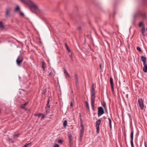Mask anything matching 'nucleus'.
<instances>
[{
	"mask_svg": "<svg viewBox=\"0 0 147 147\" xmlns=\"http://www.w3.org/2000/svg\"><path fill=\"white\" fill-rule=\"evenodd\" d=\"M84 128H82L80 130V135L79 141H81L82 139V137L83 135Z\"/></svg>",
	"mask_w": 147,
	"mask_h": 147,
	"instance_id": "7",
	"label": "nucleus"
},
{
	"mask_svg": "<svg viewBox=\"0 0 147 147\" xmlns=\"http://www.w3.org/2000/svg\"><path fill=\"white\" fill-rule=\"evenodd\" d=\"M70 56V57H71V58H72V54H71V55H70V56Z\"/></svg>",
	"mask_w": 147,
	"mask_h": 147,
	"instance_id": "51",
	"label": "nucleus"
},
{
	"mask_svg": "<svg viewBox=\"0 0 147 147\" xmlns=\"http://www.w3.org/2000/svg\"><path fill=\"white\" fill-rule=\"evenodd\" d=\"M91 94V99H92L93 98L94 99H95V92L94 88V84H92V86Z\"/></svg>",
	"mask_w": 147,
	"mask_h": 147,
	"instance_id": "3",
	"label": "nucleus"
},
{
	"mask_svg": "<svg viewBox=\"0 0 147 147\" xmlns=\"http://www.w3.org/2000/svg\"><path fill=\"white\" fill-rule=\"evenodd\" d=\"M23 58L21 56L18 57L16 60L17 65L19 66H20L21 63L23 61Z\"/></svg>",
	"mask_w": 147,
	"mask_h": 147,
	"instance_id": "5",
	"label": "nucleus"
},
{
	"mask_svg": "<svg viewBox=\"0 0 147 147\" xmlns=\"http://www.w3.org/2000/svg\"><path fill=\"white\" fill-rule=\"evenodd\" d=\"M80 122H82V117H80Z\"/></svg>",
	"mask_w": 147,
	"mask_h": 147,
	"instance_id": "45",
	"label": "nucleus"
},
{
	"mask_svg": "<svg viewBox=\"0 0 147 147\" xmlns=\"http://www.w3.org/2000/svg\"><path fill=\"white\" fill-rule=\"evenodd\" d=\"M137 49L138 51L139 52H142V50L140 49V48L139 47H137Z\"/></svg>",
	"mask_w": 147,
	"mask_h": 147,
	"instance_id": "30",
	"label": "nucleus"
},
{
	"mask_svg": "<svg viewBox=\"0 0 147 147\" xmlns=\"http://www.w3.org/2000/svg\"><path fill=\"white\" fill-rule=\"evenodd\" d=\"M143 25V24L142 22H140V23L139 24V27H141Z\"/></svg>",
	"mask_w": 147,
	"mask_h": 147,
	"instance_id": "34",
	"label": "nucleus"
},
{
	"mask_svg": "<svg viewBox=\"0 0 147 147\" xmlns=\"http://www.w3.org/2000/svg\"><path fill=\"white\" fill-rule=\"evenodd\" d=\"M79 117H80H80H81V113H79Z\"/></svg>",
	"mask_w": 147,
	"mask_h": 147,
	"instance_id": "50",
	"label": "nucleus"
},
{
	"mask_svg": "<svg viewBox=\"0 0 147 147\" xmlns=\"http://www.w3.org/2000/svg\"><path fill=\"white\" fill-rule=\"evenodd\" d=\"M69 142L70 145V147H72L73 146V142L72 137H69Z\"/></svg>",
	"mask_w": 147,
	"mask_h": 147,
	"instance_id": "12",
	"label": "nucleus"
},
{
	"mask_svg": "<svg viewBox=\"0 0 147 147\" xmlns=\"http://www.w3.org/2000/svg\"><path fill=\"white\" fill-rule=\"evenodd\" d=\"M42 67L43 69V70L45 71V62L44 61H42Z\"/></svg>",
	"mask_w": 147,
	"mask_h": 147,
	"instance_id": "18",
	"label": "nucleus"
},
{
	"mask_svg": "<svg viewBox=\"0 0 147 147\" xmlns=\"http://www.w3.org/2000/svg\"><path fill=\"white\" fill-rule=\"evenodd\" d=\"M138 103L141 109H143L144 107V103L142 100V99H139L138 100Z\"/></svg>",
	"mask_w": 147,
	"mask_h": 147,
	"instance_id": "6",
	"label": "nucleus"
},
{
	"mask_svg": "<svg viewBox=\"0 0 147 147\" xmlns=\"http://www.w3.org/2000/svg\"><path fill=\"white\" fill-rule=\"evenodd\" d=\"M81 29V28L80 27H78L77 28V29H78V30H80Z\"/></svg>",
	"mask_w": 147,
	"mask_h": 147,
	"instance_id": "46",
	"label": "nucleus"
},
{
	"mask_svg": "<svg viewBox=\"0 0 147 147\" xmlns=\"http://www.w3.org/2000/svg\"><path fill=\"white\" fill-rule=\"evenodd\" d=\"M64 74L66 78L67 77H69V78L70 77L69 75L65 69H64Z\"/></svg>",
	"mask_w": 147,
	"mask_h": 147,
	"instance_id": "13",
	"label": "nucleus"
},
{
	"mask_svg": "<svg viewBox=\"0 0 147 147\" xmlns=\"http://www.w3.org/2000/svg\"><path fill=\"white\" fill-rule=\"evenodd\" d=\"M85 102L86 104V108L88 109V110H89V107L88 102L87 101H85Z\"/></svg>",
	"mask_w": 147,
	"mask_h": 147,
	"instance_id": "26",
	"label": "nucleus"
},
{
	"mask_svg": "<svg viewBox=\"0 0 147 147\" xmlns=\"http://www.w3.org/2000/svg\"><path fill=\"white\" fill-rule=\"evenodd\" d=\"M110 81L111 85H113V79L111 77L110 78Z\"/></svg>",
	"mask_w": 147,
	"mask_h": 147,
	"instance_id": "28",
	"label": "nucleus"
},
{
	"mask_svg": "<svg viewBox=\"0 0 147 147\" xmlns=\"http://www.w3.org/2000/svg\"><path fill=\"white\" fill-rule=\"evenodd\" d=\"M0 28L1 29H3L5 28L4 26H3L2 22L0 21Z\"/></svg>",
	"mask_w": 147,
	"mask_h": 147,
	"instance_id": "19",
	"label": "nucleus"
},
{
	"mask_svg": "<svg viewBox=\"0 0 147 147\" xmlns=\"http://www.w3.org/2000/svg\"><path fill=\"white\" fill-rule=\"evenodd\" d=\"M33 12L35 13L36 14H37V13L36 12Z\"/></svg>",
	"mask_w": 147,
	"mask_h": 147,
	"instance_id": "56",
	"label": "nucleus"
},
{
	"mask_svg": "<svg viewBox=\"0 0 147 147\" xmlns=\"http://www.w3.org/2000/svg\"><path fill=\"white\" fill-rule=\"evenodd\" d=\"M112 91L113 93H114V89H113V90H112Z\"/></svg>",
	"mask_w": 147,
	"mask_h": 147,
	"instance_id": "55",
	"label": "nucleus"
},
{
	"mask_svg": "<svg viewBox=\"0 0 147 147\" xmlns=\"http://www.w3.org/2000/svg\"><path fill=\"white\" fill-rule=\"evenodd\" d=\"M65 47L67 49L68 51V52H70L71 50H70V49H69V48L68 47V46L67 45V44L66 43H65Z\"/></svg>",
	"mask_w": 147,
	"mask_h": 147,
	"instance_id": "22",
	"label": "nucleus"
},
{
	"mask_svg": "<svg viewBox=\"0 0 147 147\" xmlns=\"http://www.w3.org/2000/svg\"><path fill=\"white\" fill-rule=\"evenodd\" d=\"M96 133L97 134H98L99 133V126H96Z\"/></svg>",
	"mask_w": 147,
	"mask_h": 147,
	"instance_id": "24",
	"label": "nucleus"
},
{
	"mask_svg": "<svg viewBox=\"0 0 147 147\" xmlns=\"http://www.w3.org/2000/svg\"><path fill=\"white\" fill-rule=\"evenodd\" d=\"M35 115L36 116H38V117H41V118L43 119L45 117V116L42 113H38L35 114Z\"/></svg>",
	"mask_w": 147,
	"mask_h": 147,
	"instance_id": "14",
	"label": "nucleus"
},
{
	"mask_svg": "<svg viewBox=\"0 0 147 147\" xmlns=\"http://www.w3.org/2000/svg\"><path fill=\"white\" fill-rule=\"evenodd\" d=\"M115 12H114L113 13V16H114L115 15Z\"/></svg>",
	"mask_w": 147,
	"mask_h": 147,
	"instance_id": "54",
	"label": "nucleus"
},
{
	"mask_svg": "<svg viewBox=\"0 0 147 147\" xmlns=\"http://www.w3.org/2000/svg\"><path fill=\"white\" fill-rule=\"evenodd\" d=\"M133 140H131L130 143L131 147H134L133 142Z\"/></svg>",
	"mask_w": 147,
	"mask_h": 147,
	"instance_id": "29",
	"label": "nucleus"
},
{
	"mask_svg": "<svg viewBox=\"0 0 147 147\" xmlns=\"http://www.w3.org/2000/svg\"><path fill=\"white\" fill-rule=\"evenodd\" d=\"M109 127H110V129H111V128H112V125H109Z\"/></svg>",
	"mask_w": 147,
	"mask_h": 147,
	"instance_id": "48",
	"label": "nucleus"
},
{
	"mask_svg": "<svg viewBox=\"0 0 147 147\" xmlns=\"http://www.w3.org/2000/svg\"><path fill=\"white\" fill-rule=\"evenodd\" d=\"M69 137H72V135L71 134V133H70L69 134Z\"/></svg>",
	"mask_w": 147,
	"mask_h": 147,
	"instance_id": "42",
	"label": "nucleus"
},
{
	"mask_svg": "<svg viewBox=\"0 0 147 147\" xmlns=\"http://www.w3.org/2000/svg\"><path fill=\"white\" fill-rule=\"evenodd\" d=\"M22 3H23L29 6L30 8L35 10H38L37 6L31 0H19Z\"/></svg>",
	"mask_w": 147,
	"mask_h": 147,
	"instance_id": "1",
	"label": "nucleus"
},
{
	"mask_svg": "<svg viewBox=\"0 0 147 147\" xmlns=\"http://www.w3.org/2000/svg\"><path fill=\"white\" fill-rule=\"evenodd\" d=\"M81 123V126L82 127V128H84V126L83 125V122H80Z\"/></svg>",
	"mask_w": 147,
	"mask_h": 147,
	"instance_id": "37",
	"label": "nucleus"
},
{
	"mask_svg": "<svg viewBox=\"0 0 147 147\" xmlns=\"http://www.w3.org/2000/svg\"><path fill=\"white\" fill-rule=\"evenodd\" d=\"M104 113V111L102 107H101L98 108V117L101 116Z\"/></svg>",
	"mask_w": 147,
	"mask_h": 147,
	"instance_id": "4",
	"label": "nucleus"
},
{
	"mask_svg": "<svg viewBox=\"0 0 147 147\" xmlns=\"http://www.w3.org/2000/svg\"><path fill=\"white\" fill-rule=\"evenodd\" d=\"M100 69H101V64H100Z\"/></svg>",
	"mask_w": 147,
	"mask_h": 147,
	"instance_id": "52",
	"label": "nucleus"
},
{
	"mask_svg": "<svg viewBox=\"0 0 147 147\" xmlns=\"http://www.w3.org/2000/svg\"><path fill=\"white\" fill-rule=\"evenodd\" d=\"M75 78L76 80V86L78 88L79 86V82L78 81V75L76 74H74Z\"/></svg>",
	"mask_w": 147,
	"mask_h": 147,
	"instance_id": "8",
	"label": "nucleus"
},
{
	"mask_svg": "<svg viewBox=\"0 0 147 147\" xmlns=\"http://www.w3.org/2000/svg\"><path fill=\"white\" fill-rule=\"evenodd\" d=\"M101 120L99 119L97 120L96 122V126H99V125L101 123Z\"/></svg>",
	"mask_w": 147,
	"mask_h": 147,
	"instance_id": "16",
	"label": "nucleus"
},
{
	"mask_svg": "<svg viewBox=\"0 0 147 147\" xmlns=\"http://www.w3.org/2000/svg\"><path fill=\"white\" fill-rule=\"evenodd\" d=\"M63 142V140H58V142L59 143L62 144Z\"/></svg>",
	"mask_w": 147,
	"mask_h": 147,
	"instance_id": "32",
	"label": "nucleus"
},
{
	"mask_svg": "<svg viewBox=\"0 0 147 147\" xmlns=\"http://www.w3.org/2000/svg\"><path fill=\"white\" fill-rule=\"evenodd\" d=\"M134 137V131L133 130H131V140H133Z\"/></svg>",
	"mask_w": 147,
	"mask_h": 147,
	"instance_id": "15",
	"label": "nucleus"
},
{
	"mask_svg": "<svg viewBox=\"0 0 147 147\" xmlns=\"http://www.w3.org/2000/svg\"><path fill=\"white\" fill-rule=\"evenodd\" d=\"M141 15L142 16H143L144 17H145L146 16V15L145 14H142Z\"/></svg>",
	"mask_w": 147,
	"mask_h": 147,
	"instance_id": "43",
	"label": "nucleus"
},
{
	"mask_svg": "<svg viewBox=\"0 0 147 147\" xmlns=\"http://www.w3.org/2000/svg\"><path fill=\"white\" fill-rule=\"evenodd\" d=\"M28 104V102H26L24 104L22 105L20 107L22 109H24V108L25 106L26 105H27Z\"/></svg>",
	"mask_w": 147,
	"mask_h": 147,
	"instance_id": "20",
	"label": "nucleus"
},
{
	"mask_svg": "<svg viewBox=\"0 0 147 147\" xmlns=\"http://www.w3.org/2000/svg\"><path fill=\"white\" fill-rule=\"evenodd\" d=\"M19 135V133H18V134H15L14 135L13 138H14L15 137H17Z\"/></svg>",
	"mask_w": 147,
	"mask_h": 147,
	"instance_id": "36",
	"label": "nucleus"
},
{
	"mask_svg": "<svg viewBox=\"0 0 147 147\" xmlns=\"http://www.w3.org/2000/svg\"><path fill=\"white\" fill-rule=\"evenodd\" d=\"M49 112V109H47L46 111V113H48Z\"/></svg>",
	"mask_w": 147,
	"mask_h": 147,
	"instance_id": "39",
	"label": "nucleus"
},
{
	"mask_svg": "<svg viewBox=\"0 0 147 147\" xmlns=\"http://www.w3.org/2000/svg\"><path fill=\"white\" fill-rule=\"evenodd\" d=\"M73 102L72 101H71L70 102V106L71 107H73Z\"/></svg>",
	"mask_w": 147,
	"mask_h": 147,
	"instance_id": "41",
	"label": "nucleus"
},
{
	"mask_svg": "<svg viewBox=\"0 0 147 147\" xmlns=\"http://www.w3.org/2000/svg\"><path fill=\"white\" fill-rule=\"evenodd\" d=\"M108 120L109 121V125H111L112 121H111V118L110 117H109L108 118Z\"/></svg>",
	"mask_w": 147,
	"mask_h": 147,
	"instance_id": "27",
	"label": "nucleus"
},
{
	"mask_svg": "<svg viewBox=\"0 0 147 147\" xmlns=\"http://www.w3.org/2000/svg\"><path fill=\"white\" fill-rule=\"evenodd\" d=\"M50 101L49 98L47 102V107L49 108H50V105H49V103Z\"/></svg>",
	"mask_w": 147,
	"mask_h": 147,
	"instance_id": "21",
	"label": "nucleus"
},
{
	"mask_svg": "<svg viewBox=\"0 0 147 147\" xmlns=\"http://www.w3.org/2000/svg\"><path fill=\"white\" fill-rule=\"evenodd\" d=\"M142 1L144 2H146L147 1V0H142Z\"/></svg>",
	"mask_w": 147,
	"mask_h": 147,
	"instance_id": "49",
	"label": "nucleus"
},
{
	"mask_svg": "<svg viewBox=\"0 0 147 147\" xmlns=\"http://www.w3.org/2000/svg\"><path fill=\"white\" fill-rule=\"evenodd\" d=\"M67 124V121L66 120H65L64 121L63 123V125L64 127H66Z\"/></svg>",
	"mask_w": 147,
	"mask_h": 147,
	"instance_id": "25",
	"label": "nucleus"
},
{
	"mask_svg": "<svg viewBox=\"0 0 147 147\" xmlns=\"http://www.w3.org/2000/svg\"><path fill=\"white\" fill-rule=\"evenodd\" d=\"M20 15L21 16H24V13L22 12H20Z\"/></svg>",
	"mask_w": 147,
	"mask_h": 147,
	"instance_id": "38",
	"label": "nucleus"
},
{
	"mask_svg": "<svg viewBox=\"0 0 147 147\" xmlns=\"http://www.w3.org/2000/svg\"><path fill=\"white\" fill-rule=\"evenodd\" d=\"M49 75L51 76H54V74L52 72H51L49 74Z\"/></svg>",
	"mask_w": 147,
	"mask_h": 147,
	"instance_id": "33",
	"label": "nucleus"
},
{
	"mask_svg": "<svg viewBox=\"0 0 147 147\" xmlns=\"http://www.w3.org/2000/svg\"><path fill=\"white\" fill-rule=\"evenodd\" d=\"M128 115L129 116V118H130V115L129 114H128Z\"/></svg>",
	"mask_w": 147,
	"mask_h": 147,
	"instance_id": "53",
	"label": "nucleus"
},
{
	"mask_svg": "<svg viewBox=\"0 0 147 147\" xmlns=\"http://www.w3.org/2000/svg\"><path fill=\"white\" fill-rule=\"evenodd\" d=\"M104 109H105V112H107V108H106V107H105V108H104Z\"/></svg>",
	"mask_w": 147,
	"mask_h": 147,
	"instance_id": "47",
	"label": "nucleus"
},
{
	"mask_svg": "<svg viewBox=\"0 0 147 147\" xmlns=\"http://www.w3.org/2000/svg\"><path fill=\"white\" fill-rule=\"evenodd\" d=\"M95 99H94L93 98L91 99V102L92 105V108L93 110H94V104Z\"/></svg>",
	"mask_w": 147,
	"mask_h": 147,
	"instance_id": "11",
	"label": "nucleus"
},
{
	"mask_svg": "<svg viewBox=\"0 0 147 147\" xmlns=\"http://www.w3.org/2000/svg\"><path fill=\"white\" fill-rule=\"evenodd\" d=\"M111 88L112 89V90H113V89H114V86H113V85H111Z\"/></svg>",
	"mask_w": 147,
	"mask_h": 147,
	"instance_id": "40",
	"label": "nucleus"
},
{
	"mask_svg": "<svg viewBox=\"0 0 147 147\" xmlns=\"http://www.w3.org/2000/svg\"><path fill=\"white\" fill-rule=\"evenodd\" d=\"M20 9V8L18 5H17L15 9V11L16 12L19 10Z\"/></svg>",
	"mask_w": 147,
	"mask_h": 147,
	"instance_id": "23",
	"label": "nucleus"
},
{
	"mask_svg": "<svg viewBox=\"0 0 147 147\" xmlns=\"http://www.w3.org/2000/svg\"><path fill=\"white\" fill-rule=\"evenodd\" d=\"M141 59L142 61L143 62V64H147L146 63V57L144 56H142L141 57Z\"/></svg>",
	"mask_w": 147,
	"mask_h": 147,
	"instance_id": "10",
	"label": "nucleus"
},
{
	"mask_svg": "<svg viewBox=\"0 0 147 147\" xmlns=\"http://www.w3.org/2000/svg\"><path fill=\"white\" fill-rule=\"evenodd\" d=\"M12 8L11 7H8L6 8L5 12V17L6 18L10 17L11 14Z\"/></svg>",
	"mask_w": 147,
	"mask_h": 147,
	"instance_id": "2",
	"label": "nucleus"
},
{
	"mask_svg": "<svg viewBox=\"0 0 147 147\" xmlns=\"http://www.w3.org/2000/svg\"><path fill=\"white\" fill-rule=\"evenodd\" d=\"M54 147H59V145L57 144H55Z\"/></svg>",
	"mask_w": 147,
	"mask_h": 147,
	"instance_id": "35",
	"label": "nucleus"
},
{
	"mask_svg": "<svg viewBox=\"0 0 147 147\" xmlns=\"http://www.w3.org/2000/svg\"><path fill=\"white\" fill-rule=\"evenodd\" d=\"M31 144V143L27 144H25V145H24L23 147H27L28 146H29V145H30V144Z\"/></svg>",
	"mask_w": 147,
	"mask_h": 147,
	"instance_id": "31",
	"label": "nucleus"
},
{
	"mask_svg": "<svg viewBox=\"0 0 147 147\" xmlns=\"http://www.w3.org/2000/svg\"><path fill=\"white\" fill-rule=\"evenodd\" d=\"M140 13V12L139 11H138L137 12L135 13L134 14L133 18L134 21H135L136 20V18H137V17L138 16Z\"/></svg>",
	"mask_w": 147,
	"mask_h": 147,
	"instance_id": "9",
	"label": "nucleus"
},
{
	"mask_svg": "<svg viewBox=\"0 0 147 147\" xmlns=\"http://www.w3.org/2000/svg\"><path fill=\"white\" fill-rule=\"evenodd\" d=\"M103 107H104V108L106 107V103L105 102H104V104L103 105Z\"/></svg>",
	"mask_w": 147,
	"mask_h": 147,
	"instance_id": "44",
	"label": "nucleus"
},
{
	"mask_svg": "<svg viewBox=\"0 0 147 147\" xmlns=\"http://www.w3.org/2000/svg\"><path fill=\"white\" fill-rule=\"evenodd\" d=\"M145 28L144 27H143L142 29V35L144 36H145V33H144V32H145Z\"/></svg>",
	"mask_w": 147,
	"mask_h": 147,
	"instance_id": "17",
	"label": "nucleus"
}]
</instances>
